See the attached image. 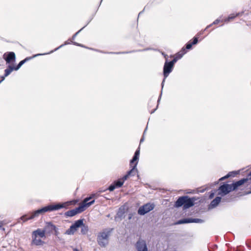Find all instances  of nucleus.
I'll return each mask as SVG.
<instances>
[{
    "mask_svg": "<svg viewBox=\"0 0 251 251\" xmlns=\"http://www.w3.org/2000/svg\"><path fill=\"white\" fill-rule=\"evenodd\" d=\"M70 202H66L64 203H57L55 204H50L44 206L40 209H37L31 214H25L21 216L20 218L24 222L27 221L28 220L33 219L35 217H38L40 214L44 213L47 212H50L55 210H59L61 208L66 207L68 205Z\"/></svg>",
    "mask_w": 251,
    "mask_h": 251,
    "instance_id": "f257e3e1",
    "label": "nucleus"
},
{
    "mask_svg": "<svg viewBox=\"0 0 251 251\" xmlns=\"http://www.w3.org/2000/svg\"><path fill=\"white\" fill-rule=\"evenodd\" d=\"M244 181V180H239L231 184L224 183L223 184H221L216 190L218 192L217 195L222 197H224L230 192L236 190L238 187L243 185Z\"/></svg>",
    "mask_w": 251,
    "mask_h": 251,
    "instance_id": "f03ea898",
    "label": "nucleus"
},
{
    "mask_svg": "<svg viewBox=\"0 0 251 251\" xmlns=\"http://www.w3.org/2000/svg\"><path fill=\"white\" fill-rule=\"evenodd\" d=\"M113 228H105L99 233L97 236V242L101 247H105L109 243V238L113 231Z\"/></svg>",
    "mask_w": 251,
    "mask_h": 251,
    "instance_id": "7ed1b4c3",
    "label": "nucleus"
},
{
    "mask_svg": "<svg viewBox=\"0 0 251 251\" xmlns=\"http://www.w3.org/2000/svg\"><path fill=\"white\" fill-rule=\"evenodd\" d=\"M83 219L75 221V223L70 226V228L66 230V234L68 235L74 234L77 230V228L80 227L83 225Z\"/></svg>",
    "mask_w": 251,
    "mask_h": 251,
    "instance_id": "20e7f679",
    "label": "nucleus"
},
{
    "mask_svg": "<svg viewBox=\"0 0 251 251\" xmlns=\"http://www.w3.org/2000/svg\"><path fill=\"white\" fill-rule=\"evenodd\" d=\"M155 205L153 203L148 202L140 206L138 210V213L140 215H144L154 209Z\"/></svg>",
    "mask_w": 251,
    "mask_h": 251,
    "instance_id": "39448f33",
    "label": "nucleus"
},
{
    "mask_svg": "<svg viewBox=\"0 0 251 251\" xmlns=\"http://www.w3.org/2000/svg\"><path fill=\"white\" fill-rule=\"evenodd\" d=\"M204 221L203 220L198 218H184L177 221L175 224L180 225L192 223H202Z\"/></svg>",
    "mask_w": 251,
    "mask_h": 251,
    "instance_id": "423d86ee",
    "label": "nucleus"
},
{
    "mask_svg": "<svg viewBox=\"0 0 251 251\" xmlns=\"http://www.w3.org/2000/svg\"><path fill=\"white\" fill-rule=\"evenodd\" d=\"M84 211V205H79L78 207L71 210L67 211L65 213L66 217H73L77 214L80 213Z\"/></svg>",
    "mask_w": 251,
    "mask_h": 251,
    "instance_id": "0eeeda50",
    "label": "nucleus"
},
{
    "mask_svg": "<svg viewBox=\"0 0 251 251\" xmlns=\"http://www.w3.org/2000/svg\"><path fill=\"white\" fill-rule=\"evenodd\" d=\"M174 66L171 64L166 59L163 67V75L166 78L169 74L172 72Z\"/></svg>",
    "mask_w": 251,
    "mask_h": 251,
    "instance_id": "6e6552de",
    "label": "nucleus"
},
{
    "mask_svg": "<svg viewBox=\"0 0 251 251\" xmlns=\"http://www.w3.org/2000/svg\"><path fill=\"white\" fill-rule=\"evenodd\" d=\"M3 58L6 64H10L14 62L16 60L15 53L13 51L7 52L3 55Z\"/></svg>",
    "mask_w": 251,
    "mask_h": 251,
    "instance_id": "1a4fd4ad",
    "label": "nucleus"
},
{
    "mask_svg": "<svg viewBox=\"0 0 251 251\" xmlns=\"http://www.w3.org/2000/svg\"><path fill=\"white\" fill-rule=\"evenodd\" d=\"M135 247L137 251H148L146 242L141 238L137 241Z\"/></svg>",
    "mask_w": 251,
    "mask_h": 251,
    "instance_id": "9d476101",
    "label": "nucleus"
},
{
    "mask_svg": "<svg viewBox=\"0 0 251 251\" xmlns=\"http://www.w3.org/2000/svg\"><path fill=\"white\" fill-rule=\"evenodd\" d=\"M125 208L124 207H121L119 208L118 211L115 217L116 221H121L125 217Z\"/></svg>",
    "mask_w": 251,
    "mask_h": 251,
    "instance_id": "9b49d317",
    "label": "nucleus"
},
{
    "mask_svg": "<svg viewBox=\"0 0 251 251\" xmlns=\"http://www.w3.org/2000/svg\"><path fill=\"white\" fill-rule=\"evenodd\" d=\"M151 49V48H147V49H144V50H131V51H123V52H104V51H101V50H96V51H98V52H101V53H109V54H126V53H132V52H136V51H145V50H150Z\"/></svg>",
    "mask_w": 251,
    "mask_h": 251,
    "instance_id": "f8f14e48",
    "label": "nucleus"
},
{
    "mask_svg": "<svg viewBox=\"0 0 251 251\" xmlns=\"http://www.w3.org/2000/svg\"><path fill=\"white\" fill-rule=\"evenodd\" d=\"M186 199L184 201V209H186L189 208L194 205V201L195 199L194 198H190L188 196H185Z\"/></svg>",
    "mask_w": 251,
    "mask_h": 251,
    "instance_id": "ddd939ff",
    "label": "nucleus"
},
{
    "mask_svg": "<svg viewBox=\"0 0 251 251\" xmlns=\"http://www.w3.org/2000/svg\"><path fill=\"white\" fill-rule=\"evenodd\" d=\"M222 201V197L221 196H217L213 200H212L210 203L209 205V209H213L217 207L220 202Z\"/></svg>",
    "mask_w": 251,
    "mask_h": 251,
    "instance_id": "4468645a",
    "label": "nucleus"
},
{
    "mask_svg": "<svg viewBox=\"0 0 251 251\" xmlns=\"http://www.w3.org/2000/svg\"><path fill=\"white\" fill-rule=\"evenodd\" d=\"M55 227L56 226L51 222H48L47 223L46 225L44 227V229L47 233L50 234L55 229Z\"/></svg>",
    "mask_w": 251,
    "mask_h": 251,
    "instance_id": "2eb2a0df",
    "label": "nucleus"
},
{
    "mask_svg": "<svg viewBox=\"0 0 251 251\" xmlns=\"http://www.w3.org/2000/svg\"><path fill=\"white\" fill-rule=\"evenodd\" d=\"M185 196L179 197L178 199L175 202V206L176 207H180L183 206V209H184V201L186 199Z\"/></svg>",
    "mask_w": 251,
    "mask_h": 251,
    "instance_id": "dca6fc26",
    "label": "nucleus"
},
{
    "mask_svg": "<svg viewBox=\"0 0 251 251\" xmlns=\"http://www.w3.org/2000/svg\"><path fill=\"white\" fill-rule=\"evenodd\" d=\"M198 43V37H194L193 38L192 41H190L185 45V49L190 50L192 49L193 45H196Z\"/></svg>",
    "mask_w": 251,
    "mask_h": 251,
    "instance_id": "f3484780",
    "label": "nucleus"
},
{
    "mask_svg": "<svg viewBox=\"0 0 251 251\" xmlns=\"http://www.w3.org/2000/svg\"><path fill=\"white\" fill-rule=\"evenodd\" d=\"M45 232L46 231L44 229L42 230L41 229L38 228L37 230L32 232V236L36 237L39 236L41 238H43L45 237Z\"/></svg>",
    "mask_w": 251,
    "mask_h": 251,
    "instance_id": "a211bd4d",
    "label": "nucleus"
},
{
    "mask_svg": "<svg viewBox=\"0 0 251 251\" xmlns=\"http://www.w3.org/2000/svg\"><path fill=\"white\" fill-rule=\"evenodd\" d=\"M45 244L44 241L40 239H37V237L32 236L31 244L36 246H41Z\"/></svg>",
    "mask_w": 251,
    "mask_h": 251,
    "instance_id": "6ab92c4d",
    "label": "nucleus"
},
{
    "mask_svg": "<svg viewBox=\"0 0 251 251\" xmlns=\"http://www.w3.org/2000/svg\"><path fill=\"white\" fill-rule=\"evenodd\" d=\"M137 162H136L134 166L132 167V168H131V170H130L129 171H128L127 172V175L129 176H135L138 172V170H137Z\"/></svg>",
    "mask_w": 251,
    "mask_h": 251,
    "instance_id": "aec40b11",
    "label": "nucleus"
},
{
    "mask_svg": "<svg viewBox=\"0 0 251 251\" xmlns=\"http://www.w3.org/2000/svg\"><path fill=\"white\" fill-rule=\"evenodd\" d=\"M45 55V54H44V53H43V54L39 53V54H35V55H34L33 56H32L31 57H26L24 60L21 61L19 63L22 66L26 62L31 60V59H32V58H34V57H35L36 56H40V55Z\"/></svg>",
    "mask_w": 251,
    "mask_h": 251,
    "instance_id": "412c9836",
    "label": "nucleus"
},
{
    "mask_svg": "<svg viewBox=\"0 0 251 251\" xmlns=\"http://www.w3.org/2000/svg\"><path fill=\"white\" fill-rule=\"evenodd\" d=\"M13 71V66L9 65L7 68L4 70V76H8Z\"/></svg>",
    "mask_w": 251,
    "mask_h": 251,
    "instance_id": "4be33fe9",
    "label": "nucleus"
},
{
    "mask_svg": "<svg viewBox=\"0 0 251 251\" xmlns=\"http://www.w3.org/2000/svg\"><path fill=\"white\" fill-rule=\"evenodd\" d=\"M186 53V51L185 50V49L184 48H182L179 52L176 54L175 57H176L178 59H180Z\"/></svg>",
    "mask_w": 251,
    "mask_h": 251,
    "instance_id": "5701e85b",
    "label": "nucleus"
},
{
    "mask_svg": "<svg viewBox=\"0 0 251 251\" xmlns=\"http://www.w3.org/2000/svg\"><path fill=\"white\" fill-rule=\"evenodd\" d=\"M113 183L114 184L117 188L121 187L124 184L123 181H122V180L120 179L114 181L113 182Z\"/></svg>",
    "mask_w": 251,
    "mask_h": 251,
    "instance_id": "b1692460",
    "label": "nucleus"
},
{
    "mask_svg": "<svg viewBox=\"0 0 251 251\" xmlns=\"http://www.w3.org/2000/svg\"><path fill=\"white\" fill-rule=\"evenodd\" d=\"M70 43L71 42H68V41H66L64 43V44L61 45L60 46H59L58 48L55 49L54 50H51L50 52H49L48 53H46L45 54L46 55V54H50L51 53H53L54 51L57 50L58 49L61 48L62 47H63L65 45H66L70 44Z\"/></svg>",
    "mask_w": 251,
    "mask_h": 251,
    "instance_id": "393cba45",
    "label": "nucleus"
},
{
    "mask_svg": "<svg viewBox=\"0 0 251 251\" xmlns=\"http://www.w3.org/2000/svg\"><path fill=\"white\" fill-rule=\"evenodd\" d=\"M81 227V232L82 234H86L88 231V226L83 225L80 227Z\"/></svg>",
    "mask_w": 251,
    "mask_h": 251,
    "instance_id": "a878e982",
    "label": "nucleus"
},
{
    "mask_svg": "<svg viewBox=\"0 0 251 251\" xmlns=\"http://www.w3.org/2000/svg\"><path fill=\"white\" fill-rule=\"evenodd\" d=\"M234 18H235L234 14H231L227 18L225 19L223 21L226 23H228L230 21L233 20Z\"/></svg>",
    "mask_w": 251,
    "mask_h": 251,
    "instance_id": "bb28decb",
    "label": "nucleus"
},
{
    "mask_svg": "<svg viewBox=\"0 0 251 251\" xmlns=\"http://www.w3.org/2000/svg\"><path fill=\"white\" fill-rule=\"evenodd\" d=\"M97 196V194H93L89 197H87L84 199V202L87 203L89 200L94 197H96Z\"/></svg>",
    "mask_w": 251,
    "mask_h": 251,
    "instance_id": "cd10ccee",
    "label": "nucleus"
},
{
    "mask_svg": "<svg viewBox=\"0 0 251 251\" xmlns=\"http://www.w3.org/2000/svg\"><path fill=\"white\" fill-rule=\"evenodd\" d=\"M232 173H228L225 176L223 177H222L219 179V181L217 182H216V184H218L219 183V181H223L226 179H227L230 177V176Z\"/></svg>",
    "mask_w": 251,
    "mask_h": 251,
    "instance_id": "c85d7f7f",
    "label": "nucleus"
},
{
    "mask_svg": "<svg viewBox=\"0 0 251 251\" xmlns=\"http://www.w3.org/2000/svg\"><path fill=\"white\" fill-rule=\"evenodd\" d=\"M94 202H95V200H92L91 201L88 202L87 203H83V204H81L80 205H84V210H85V207L86 206H90V205H91L93 204H94Z\"/></svg>",
    "mask_w": 251,
    "mask_h": 251,
    "instance_id": "c756f323",
    "label": "nucleus"
},
{
    "mask_svg": "<svg viewBox=\"0 0 251 251\" xmlns=\"http://www.w3.org/2000/svg\"><path fill=\"white\" fill-rule=\"evenodd\" d=\"M241 180H244V184L247 182L248 180H251V171L247 175V177L243 178Z\"/></svg>",
    "mask_w": 251,
    "mask_h": 251,
    "instance_id": "7c9ffc66",
    "label": "nucleus"
},
{
    "mask_svg": "<svg viewBox=\"0 0 251 251\" xmlns=\"http://www.w3.org/2000/svg\"><path fill=\"white\" fill-rule=\"evenodd\" d=\"M138 159H139V157H137V156L136 157V156L133 155L132 159L130 160V165L133 164L134 162H135V163L136 162L138 163Z\"/></svg>",
    "mask_w": 251,
    "mask_h": 251,
    "instance_id": "2f4dec72",
    "label": "nucleus"
},
{
    "mask_svg": "<svg viewBox=\"0 0 251 251\" xmlns=\"http://www.w3.org/2000/svg\"><path fill=\"white\" fill-rule=\"evenodd\" d=\"M231 198L229 197H224L222 198L221 201L223 202H229L231 201Z\"/></svg>",
    "mask_w": 251,
    "mask_h": 251,
    "instance_id": "473e14b6",
    "label": "nucleus"
},
{
    "mask_svg": "<svg viewBox=\"0 0 251 251\" xmlns=\"http://www.w3.org/2000/svg\"><path fill=\"white\" fill-rule=\"evenodd\" d=\"M117 188L114 185V184L113 183L112 184H111L106 190H108L110 191H113L115 189Z\"/></svg>",
    "mask_w": 251,
    "mask_h": 251,
    "instance_id": "72a5a7b5",
    "label": "nucleus"
},
{
    "mask_svg": "<svg viewBox=\"0 0 251 251\" xmlns=\"http://www.w3.org/2000/svg\"><path fill=\"white\" fill-rule=\"evenodd\" d=\"M86 26L85 25L84 26H83L82 28H81L80 30H79L77 32H76L75 34L73 35V36H72V40H74L75 39V38L76 37V36L78 35V34Z\"/></svg>",
    "mask_w": 251,
    "mask_h": 251,
    "instance_id": "f704fd0d",
    "label": "nucleus"
},
{
    "mask_svg": "<svg viewBox=\"0 0 251 251\" xmlns=\"http://www.w3.org/2000/svg\"><path fill=\"white\" fill-rule=\"evenodd\" d=\"M129 177V176L127 175V174L126 173V175H125L124 176H123L120 179L122 180V181H123V183Z\"/></svg>",
    "mask_w": 251,
    "mask_h": 251,
    "instance_id": "c9c22d12",
    "label": "nucleus"
},
{
    "mask_svg": "<svg viewBox=\"0 0 251 251\" xmlns=\"http://www.w3.org/2000/svg\"><path fill=\"white\" fill-rule=\"evenodd\" d=\"M178 60V59L176 57H175L172 61L169 62L173 66H174V64L177 62Z\"/></svg>",
    "mask_w": 251,
    "mask_h": 251,
    "instance_id": "e433bc0d",
    "label": "nucleus"
},
{
    "mask_svg": "<svg viewBox=\"0 0 251 251\" xmlns=\"http://www.w3.org/2000/svg\"><path fill=\"white\" fill-rule=\"evenodd\" d=\"M140 154V148L139 147L135 151L134 155L139 157Z\"/></svg>",
    "mask_w": 251,
    "mask_h": 251,
    "instance_id": "4c0bfd02",
    "label": "nucleus"
},
{
    "mask_svg": "<svg viewBox=\"0 0 251 251\" xmlns=\"http://www.w3.org/2000/svg\"><path fill=\"white\" fill-rule=\"evenodd\" d=\"M21 66L22 65L19 63L16 66H13V69L14 71H17L21 67Z\"/></svg>",
    "mask_w": 251,
    "mask_h": 251,
    "instance_id": "58836bf2",
    "label": "nucleus"
},
{
    "mask_svg": "<svg viewBox=\"0 0 251 251\" xmlns=\"http://www.w3.org/2000/svg\"><path fill=\"white\" fill-rule=\"evenodd\" d=\"M21 66L22 65L19 63L16 66H13V69L14 71H17L21 67Z\"/></svg>",
    "mask_w": 251,
    "mask_h": 251,
    "instance_id": "ea45409f",
    "label": "nucleus"
},
{
    "mask_svg": "<svg viewBox=\"0 0 251 251\" xmlns=\"http://www.w3.org/2000/svg\"><path fill=\"white\" fill-rule=\"evenodd\" d=\"M21 66L22 65L19 63L16 66H13V69L14 71H17L21 67Z\"/></svg>",
    "mask_w": 251,
    "mask_h": 251,
    "instance_id": "a19ab883",
    "label": "nucleus"
},
{
    "mask_svg": "<svg viewBox=\"0 0 251 251\" xmlns=\"http://www.w3.org/2000/svg\"><path fill=\"white\" fill-rule=\"evenodd\" d=\"M215 192L212 191L210 192V194H209V199H212L214 197V195H215Z\"/></svg>",
    "mask_w": 251,
    "mask_h": 251,
    "instance_id": "79ce46f5",
    "label": "nucleus"
},
{
    "mask_svg": "<svg viewBox=\"0 0 251 251\" xmlns=\"http://www.w3.org/2000/svg\"><path fill=\"white\" fill-rule=\"evenodd\" d=\"M229 173H232L230 176H230H235L236 175H237V174H238L239 172H237V171H232V172H230Z\"/></svg>",
    "mask_w": 251,
    "mask_h": 251,
    "instance_id": "37998d69",
    "label": "nucleus"
},
{
    "mask_svg": "<svg viewBox=\"0 0 251 251\" xmlns=\"http://www.w3.org/2000/svg\"><path fill=\"white\" fill-rule=\"evenodd\" d=\"M71 42L74 45H76V46H79V47H84V46L80 44H79L78 43H76V42H73V41H71Z\"/></svg>",
    "mask_w": 251,
    "mask_h": 251,
    "instance_id": "c03bdc74",
    "label": "nucleus"
},
{
    "mask_svg": "<svg viewBox=\"0 0 251 251\" xmlns=\"http://www.w3.org/2000/svg\"><path fill=\"white\" fill-rule=\"evenodd\" d=\"M223 20L222 21H221L220 19H216V20H215L213 23H212V24L213 25H217L219 23H220V22H222Z\"/></svg>",
    "mask_w": 251,
    "mask_h": 251,
    "instance_id": "a18cd8bd",
    "label": "nucleus"
},
{
    "mask_svg": "<svg viewBox=\"0 0 251 251\" xmlns=\"http://www.w3.org/2000/svg\"><path fill=\"white\" fill-rule=\"evenodd\" d=\"M244 13V12H238L236 14H234V16H235V18L238 16H241Z\"/></svg>",
    "mask_w": 251,
    "mask_h": 251,
    "instance_id": "49530a36",
    "label": "nucleus"
},
{
    "mask_svg": "<svg viewBox=\"0 0 251 251\" xmlns=\"http://www.w3.org/2000/svg\"><path fill=\"white\" fill-rule=\"evenodd\" d=\"M53 231H54V235L55 236H57L59 234V232L58 231V229L56 226L55 227V229Z\"/></svg>",
    "mask_w": 251,
    "mask_h": 251,
    "instance_id": "de8ad7c7",
    "label": "nucleus"
},
{
    "mask_svg": "<svg viewBox=\"0 0 251 251\" xmlns=\"http://www.w3.org/2000/svg\"><path fill=\"white\" fill-rule=\"evenodd\" d=\"M147 127L146 128V129H145L144 131V133H143V136H142V137L141 138V139H140V143H141L142 142H143L144 140V135L145 134V133L146 132V130H147Z\"/></svg>",
    "mask_w": 251,
    "mask_h": 251,
    "instance_id": "09e8293b",
    "label": "nucleus"
},
{
    "mask_svg": "<svg viewBox=\"0 0 251 251\" xmlns=\"http://www.w3.org/2000/svg\"><path fill=\"white\" fill-rule=\"evenodd\" d=\"M204 30H202V31H201V32H200L199 33H198L196 35V36L195 37H198L199 38V37L201 35V34H203V32H204Z\"/></svg>",
    "mask_w": 251,
    "mask_h": 251,
    "instance_id": "8fccbe9b",
    "label": "nucleus"
},
{
    "mask_svg": "<svg viewBox=\"0 0 251 251\" xmlns=\"http://www.w3.org/2000/svg\"><path fill=\"white\" fill-rule=\"evenodd\" d=\"M165 77H164V79L161 83V87H162V90L163 89V88L164 87V83H165Z\"/></svg>",
    "mask_w": 251,
    "mask_h": 251,
    "instance_id": "3c124183",
    "label": "nucleus"
},
{
    "mask_svg": "<svg viewBox=\"0 0 251 251\" xmlns=\"http://www.w3.org/2000/svg\"><path fill=\"white\" fill-rule=\"evenodd\" d=\"M165 77H164V79L161 83V87H162V90L163 89V88L164 87V83H165Z\"/></svg>",
    "mask_w": 251,
    "mask_h": 251,
    "instance_id": "603ef678",
    "label": "nucleus"
},
{
    "mask_svg": "<svg viewBox=\"0 0 251 251\" xmlns=\"http://www.w3.org/2000/svg\"><path fill=\"white\" fill-rule=\"evenodd\" d=\"M213 25L212 24L208 25L204 29V31H205L206 30H207L208 28L210 27L211 26H212Z\"/></svg>",
    "mask_w": 251,
    "mask_h": 251,
    "instance_id": "864d4df0",
    "label": "nucleus"
},
{
    "mask_svg": "<svg viewBox=\"0 0 251 251\" xmlns=\"http://www.w3.org/2000/svg\"><path fill=\"white\" fill-rule=\"evenodd\" d=\"M6 77V76H4V75L3 76H1V80H0V81H1V82H2L5 79V78Z\"/></svg>",
    "mask_w": 251,
    "mask_h": 251,
    "instance_id": "5fc2aeb1",
    "label": "nucleus"
},
{
    "mask_svg": "<svg viewBox=\"0 0 251 251\" xmlns=\"http://www.w3.org/2000/svg\"><path fill=\"white\" fill-rule=\"evenodd\" d=\"M162 54L164 56V57L165 58V59H167V55L164 52H162Z\"/></svg>",
    "mask_w": 251,
    "mask_h": 251,
    "instance_id": "6e6d98bb",
    "label": "nucleus"
},
{
    "mask_svg": "<svg viewBox=\"0 0 251 251\" xmlns=\"http://www.w3.org/2000/svg\"><path fill=\"white\" fill-rule=\"evenodd\" d=\"M161 95H162V92H161V94H160V96H159V98H158V100H157V102H158H158L160 101V100L161 97Z\"/></svg>",
    "mask_w": 251,
    "mask_h": 251,
    "instance_id": "4d7b16f0",
    "label": "nucleus"
},
{
    "mask_svg": "<svg viewBox=\"0 0 251 251\" xmlns=\"http://www.w3.org/2000/svg\"><path fill=\"white\" fill-rule=\"evenodd\" d=\"M73 251H79L76 248H74Z\"/></svg>",
    "mask_w": 251,
    "mask_h": 251,
    "instance_id": "13d9d810",
    "label": "nucleus"
},
{
    "mask_svg": "<svg viewBox=\"0 0 251 251\" xmlns=\"http://www.w3.org/2000/svg\"><path fill=\"white\" fill-rule=\"evenodd\" d=\"M143 12V11H141V12L139 13V14H138V16H139L141 14H142Z\"/></svg>",
    "mask_w": 251,
    "mask_h": 251,
    "instance_id": "bf43d9fd",
    "label": "nucleus"
},
{
    "mask_svg": "<svg viewBox=\"0 0 251 251\" xmlns=\"http://www.w3.org/2000/svg\"><path fill=\"white\" fill-rule=\"evenodd\" d=\"M2 226V223H0V228H1Z\"/></svg>",
    "mask_w": 251,
    "mask_h": 251,
    "instance_id": "052dcab7",
    "label": "nucleus"
},
{
    "mask_svg": "<svg viewBox=\"0 0 251 251\" xmlns=\"http://www.w3.org/2000/svg\"><path fill=\"white\" fill-rule=\"evenodd\" d=\"M106 190H106H100V191H99V192H104V191H105Z\"/></svg>",
    "mask_w": 251,
    "mask_h": 251,
    "instance_id": "680f3d73",
    "label": "nucleus"
},
{
    "mask_svg": "<svg viewBox=\"0 0 251 251\" xmlns=\"http://www.w3.org/2000/svg\"><path fill=\"white\" fill-rule=\"evenodd\" d=\"M156 108L154 109L151 112V113H153V112H154V111L156 110Z\"/></svg>",
    "mask_w": 251,
    "mask_h": 251,
    "instance_id": "e2e57ef3",
    "label": "nucleus"
},
{
    "mask_svg": "<svg viewBox=\"0 0 251 251\" xmlns=\"http://www.w3.org/2000/svg\"><path fill=\"white\" fill-rule=\"evenodd\" d=\"M131 219V215H130V216H129V217H128V219H129V220H130V219Z\"/></svg>",
    "mask_w": 251,
    "mask_h": 251,
    "instance_id": "0e129e2a",
    "label": "nucleus"
},
{
    "mask_svg": "<svg viewBox=\"0 0 251 251\" xmlns=\"http://www.w3.org/2000/svg\"><path fill=\"white\" fill-rule=\"evenodd\" d=\"M110 215L109 214H108V215L106 216V217H110Z\"/></svg>",
    "mask_w": 251,
    "mask_h": 251,
    "instance_id": "69168bd1",
    "label": "nucleus"
},
{
    "mask_svg": "<svg viewBox=\"0 0 251 251\" xmlns=\"http://www.w3.org/2000/svg\"><path fill=\"white\" fill-rule=\"evenodd\" d=\"M247 194H251V191L249 192H248Z\"/></svg>",
    "mask_w": 251,
    "mask_h": 251,
    "instance_id": "338daca9",
    "label": "nucleus"
},
{
    "mask_svg": "<svg viewBox=\"0 0 251 251\" xmlns=\"http://www.w3.org/2000/svg\"><path fill=\"white\" fill-rule=\"evenodd\" d=\"M201 192H204V190H203L202 191H201Z\"/></svg>",
    "mask_w": 251,
    "mask_h": 251,
    "instance_id": "774afa93",
    "label": "nucleus"
}]
</instances>
